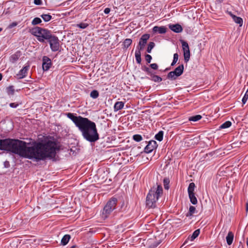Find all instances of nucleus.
I'll list each match as a JSON object with an SVG mask.
<instances>
[{"mask_svg": "<svg viewBox=\"0 0 248 248\" xmlns=\"http://www.w3.org/2000/svg\"><path fill=\"white\" fill-rule=\"evenodd\" d=\"M27 144L29 143L19 140H0V150L11 152L23 157L37 160L54 158L56 151L59 150L57 143L54 140H49L45 143L34 142L31 147H28Z\"/></svg>", "mask_w": 248, "mask_h": 248, "instance_id": "1", "label": "nucleus"}, {"mask_svg": "<svg viewBox=\"0 0 248 248\" xmlns=\"http://www.w3.org/2000/svg\"><path fill=\"white\" fill-rule=\"evenodd\" d=\"M66 116L69 118L81 132L84 139L90 142H94L99 139L96 124L87 118L80 116H77L76 114L72 113H66Z\"/></svg>", "mask_w": 248, "mask_h": 248, "instance_id": "2", "label": "nucleus"}, {"mask_svg": "<svg viewBox=\"0 0 248 248\" xmlns=\"http://www.w3.org/2000/svg\"><path fill=\"white\" fill-rule=\"evenodd\" d=\"M162 192L163 189L161 186L152 188L146 197V206L149 208H155L156 206V202Z\"/></svg>", "mask_w": 248, "mask_h": 248, "instance_id": "3", "label": "nucleus"}, {"mask_svg": "<svg viewBox=\"0 0 248 248\" xmlns=\"http://www.w3.org/2000/svg\"><path fill=\"white\" fill-rule=\"evenodd\" d=\"M31 33L37 37L39 42L42 43L44 42L45 40H47L52 35L50 31L39 27L32 29Z\"/></svg>", "mask_w": 248, "mask_h": 248, "instance_id": "4", "label": "nucleus"}, {"mask_svg": "<svg viewBox=\"0 0 248 248\" xmlns=\"http://www.w3.org/2000/svg\"><path fill=\"white\" fill-rule=\"evenodd\" d=\"M118 202L117 199L112 197L110 199L104 207L103 211V216L105 217H107L115 209Z\"/></svg>", "mask_w": 248, "mask_h": 248, "instance_id": "5", "label": "nucleus"}, {"mask_svg": "<svg viewBox=\"0 0 248 248\" xmlns=\"http://www.w3.org/2000/svg\"><path fill=\"white\" fill-rule=\"evenodd\" d=\"M47 41L49 43L50 48L52 51L55 52L59 50L60 43L58 38L57 36L52 34Z\"/></svg>", "mask_w": 248, "mask_h": 248, "instance_id": "6", "label": "nucleus"}, {"mask_svg": "<svg viewBox=\"0 0 248 248\" xmlns=\"http://www.w3.org/2000/svg\"><path fill=\"white\" fill-rule=\"evenodd\" d=\"M181 42L184 52V60L186 62H187L189 60L190 57L189 46L188 43L184 40H181Z\"/></svg>", "mask_w": 248, "mask_h": 248, "instance_id": "7", "label": "nucleus"}, {"mask_svg": "<svg viewBox=\"0 0 248 248\" xmlns=\"http://www.w3.org/2000/svg\"><path fill=\"white\" fill-rule=\"evenodd\" d=\"M150 35L148 34H144L140 39L139 44L137 46V50L141 51L143 50L147 44L148 40L149 39Z\"/></svg>", "mask_w": 248, "mask_h": 248, "instance_id": "8", "label": "nucleus"}, {"mask_svg": "<svg viewBox=\"0 0 248 248\" xmlns=\"http://www.w3.org/2000/svg\"><path fill=\"white\" fill-rule=\"evenodd\" d=\"M157 146V143L155 140L150 141L148 144L144 148V152L149 154L151 153L154 149H156Z\"/></svg>", "mask_w": 248, "mask_h": 248, "instance_id": "9", "label": "nucleus"}, {"mask_svg": "<svg viewBox=\"0 0 248 248\" xmlns=\"http://www.w3.org/2000/svg\"><path fill=\"white\" fill-rule=\"evenodd\" d=\"M42 67L44 71H47L52 65L51 61L47 56H44L43 57Z\"/></svg>", "mask_w": 248, "mask_h": 248, "instance_id": "10", "label": "nucleus"}, {"mask_svg": "<svg viewBox=\"0 0 248 248\" xmlns=\"http://www.w3.org/2000/svg\"><path fill=\"white\" fill-rule=\"evenodd\" d=\"M30 66L26 65L23 67V68L21 69L18 73L17 74V76L18 78L19 79L23 78L26 77L28 71L29 69Z\"/></svg>", "mask_w": 248, "mask_h": 248, "instance_id": "11", "label": "nucleus"}, {"mask_svg": "<svg viewBox=\"0 0 248 248\" xmlns=\"http://www.w3.org/2000/svg\"><path fill=\"white\" fill-rule=\"evenodd\" d=\"M169 27L171 31L176 33H180L183 31L182 26L179 24H170Z\"/></svg>", "mask_w": 248, "mask_h": 248, "instance_id": "12", "label": "nucleus"}, {"mask_svg": "<svg viewBox=\"0 0 248 248\" xmlns=\"http://www.w3.org/2000/svg\"><path fill=\"white\" fill-rule=\"evenodd\" d=\"M166 28L164 26H155L153 29L154 32L164 34L166 32Z\"/></svg>", "mask_w": 248, "mask_h": 248, "instance_id": "13", "label": "nucleus"}, {"mask_svg": "<svg viewBox=\"0 0 248 248\" xmlns=\"http://www.w3.org/2000/svg\"><path fill=\"white\" fill-rule=\"evenodd\" d=\"M184 69V65L181 64L176 67L173 72L174 73L175 75H176V77H178L180 76L183 74Z\"/></svg>", "mask_w": 248, "mask_h": 248, "instance_id": "14", "label": "nucleus"}, {"mask_svg": "<svg viewBox=\"0 0 248 248\" xmlns=\"http://www.w3.org/2000/svg\"><path fill=\"white\" fill-rule=\"evenodd\" d=\"M124 103L122 101L116 102L114 106V111L115 112L122 109L124 107Z\"/></svg>", "mask_w": 248, "mask_h": 248, "instance_id": "15", "label": "nucleus"}, {"mask_svg": "<svg viewBox=\"0 0 248 248\" xmlns=\"http://www.w3.org/2000/svg\"><path fill=\"white\" fill-rule=\"evenodd\" d=\"M233 233L232 232H229L226 236V241L229 245H231L233 240Z\"/></svg>", "mask_w": 248, "mask_h": 248, "instance_id": "16", "label": "nucleus"}, {"mask_svg": "<svg viewBox=\"0 0 248 248\" xmlns=\"http://www.w3.org/2000/svg\"><path fill=\"white\" fill-rule=\"evenodd\" d=\"M71 236L69 234L64 235L61 240V244L63 246L66 245L69 241Z\"/></svg>", "mask_w": 248, "mask_h": 248, "instance_id": "17", "label": "nucleus"}, {"mask_svg": "<svg viewBox=\"0 0 248 248\" xmlns=\"http://www.w3.org/2000/svg\"><path fill=\"white\" fill-rule=\"evenodd\" d=\"M231 17L232 18L233 21L239 24L240 26H242L243 24V19L240 17H238L234 15H231Z\"/></svg>", "mask_w": 248, "mask_h": 248, "instance_id": "18", "label": "nucleus"}, {"mask_svg": "<svg viewBox=\"0 0 248 248\" xmlns=\"http://www.w3.org/2000/svg\"><path fill=\"white\" fill-rule=\"evenodd\" d=\"M135 58L136 62L140 64L141 62V51L136 50L135 51Z\"/></svg>", "mask_w": 248, "mask_h": 248, "instance_id": "19", "label": "nucleus"}, {"mask_svg": "<svg viewBox=\"0 0 248 248\" xmlns=\"http://www.w3.org/2000/svg\"><path fill=\"white\" fill-rule=\"evenodd\" d=\"M132 40L131 39L127 38L124 40L123 43L124 48H127L132 44Z\"/></svg>", "mask_w": 248, "mask_h": 248, "instance_id": "20", "label": "nucleus"}, {"mask_svg": "<svg viewBox=\"0 0 248 248\" xmlns=\"http://www.w3.org/2000/svg\"><path fill=\"white\" fill-rule=\"evenodd\" d=\"M20 55L18 53L12 55L10 58V61L12 63L16 62L19 59Z\"/></svg>", "mask_w": 248, "mask_h": 248, "instance_id": "21", "label": "nucleus"}, {"mask_svg": "<svg viewBox=\"0 0 248 248\" xmlns=\"http://www.w3.org/2000/svg\"><path fill=\"white\" fill-rule=\"evenodd\" d=\"M195 185L194 183H190L188 186L187 191L188 194H194Z\"/></svg>", "mask_w": 248, "mask_h": 248, "instance_id": "22", "label": "nucleus"}, {"mask_svg": "<svg viewBox=\"0 0 248 248\" xmlns=\"http://www.w3.org/2000/svg\"><path fill=\"white\" fill-rule=\"evenodd\" d=\"M189 198L190 199V202L193 204H196L197 203V200L196 197H195V193L188 194Z\"/></svg>", "mask_w": 248, "mask_h": 248, "instance_id": "23", "label": "nucleus"}, {"mask_svg": "<svg viewBox=\"0 0 248 248\" xmlns=\"http://www.w3.org/2000/svg\"><path fill=\"white\" fill-rule=\"evenodd\" d=\"M150 75L152 78V80L154 82H160L162 80V78L158 76L153 74H151Z\"/></svg>", "mask_w": 248, "mask_h": 248, "instance_id": "24", "label": "nucleus"}, {"mask_svg": "<svg viewBox=\"0 0 248 248\" xmlns=\"http://www.w3.org/2000/svg\"><path fill=\"white\" fill-rule=\"evenodd\" d=\"M164 132L163 131H160L157 134L155 135V139L161 141L163 140Z\"/></svg>", "mask_w": 248, "mask_h": 248, "instance_id": "25", "label": "nucleus"}, {"mask_svg": "<svg viewBox=\"0 0 248 248\" xmlns=\"http://www.w3.org/2000/svg\"><path fill=\"white\" fill-rule=\"evenodd\" d=\"M41 17L45 22H48L52 19L51 16L49 14H43L41 15Z\"/></svg>", "mask_w": 248, "mask_h": 248, "instance_id": "26", "label": "nucleus"}, {"mask_svg": "<svg viewBox=\"0 0 248 248\" xmlns=\"http://www.w3.org/2000/svg\"><path fill=\"white\" fill-rule=\"evenodd\" d=\"M231 125H232V123L230 121H228L225 122L223 124H222L219 126V128L224 129V128H229V127H230L231 126Z\"/></svg>", "mask_w": 248, "mask_h": 248, "instance_id": "27", "label": "nucleus"}, {"mask_svg": "<svg viewBox=\"0 0 248 248\" xmlns=\"http://www.w3.org/2000/svg\"><path fill=\"white\" fill-rule=\"evenodd\" d=\"M202 117L200 115H197L195 116H193L191 117H190L189 118V120L190 121H193V122H196L202 119Z\"/></svg>", "mask_w": 248, "mask_h": 248, "instance_id": "28", "label": "nucleus"}, {"mask_svg": "<svg viewBox=\"0 0 248 248\" xmlns=\"http://www.w3.org/2000/svg\"><path fill=\"white\" fill-rule=\"evenodd\" d=\"M195 211H196L195 207L194 206H190L189 207V212L187 214L186 216L188 217V216H192L193 214H194L195 213Z\"/></svg>", "mask_w": 248, "mask_h": 248, "instance_id": "29", "label": "nucleus"}, {"mask_svg": "<svg viewBox=\"0 0 248 248\" xmlns=\"http://www.w3.org/2000/svg\"><path fill=\"white\" fill-rule=\"evenodd\" d=\"M99 96V93L97 90H93L90 93V96L93 98L96 99Z\"/></svg>", "mask_w": 248, "mask_h": 248, "instance_id": "30", "label": "nucleus"}, {"mask_svg": "<svg viewBox=\"0 0 248 248\" xmlns=\"http://www.w3.org/2000/svg\"><path fill=\"white\" fill-rule=\"evenodd\" d=\"M177 78V77H176V75H175V74L173 71L169 72L167 75V78L171 80H174L176 79Z\"/></svg>", "mask_w": 248, "mask_h": 248, "instance_id": "31", "label": "nucleus"}, {"mask_svg": "<svg viewBox=\"0 0 248 248\" xmlns=\"http://www.w3.org/2000/svg\"><path fill=\"white\" fill-rule=\"evenodd\" d=\"M6 91L8 94H14L15 90L13 86H10L6 88Z\"/></svg>", "mask_w": 248, "mask_h": 248, "instance_id": "32", "label": "nucleus"}, {"mask_svg": "<svg viewBox=\"0 0 248 248\" xmlns=\"http://www.w3.org/2000/svg\"><path fill=\"white\" fill-rule=\"evenodd\" d=\"M133 139L137 142H139L142 140V137L140 135L136 134L133 135Z\"/></svg>", "mask_w": 248, "mask_h": 248, "instance_id": "33", "label": "nucleus"}, {"mask_svg": "<svg viewBox=\"0 0 248 248\" xmlns=\"http://www.w3.org/2000/svg\"><path fill=\"white\" fill-rule=\"evenodd\" d=\"M199 234H200V230L198 229V230H195L193 232L192 235L191 236V240L192 241L194 239H195L198 236Z\"/></svg>", "mask_w": 248, "mask_h": 248, "instance_id": "34", "label": "nucleus"}, {"mask_svg": "<svg viewBox=\"0 0 248 248\" xmlns=\"http://www.w3.org/2000/svg\"><path fill=\"white\" fill-rule=\"evenodd\" d=\"M41 22H42V20L40 18L35 17L32 20V21L31 22V24L33 25H35L39 24L41 23Z\"/></svg>", "mask_w": 248, "mask_h": 248, "instance_id": "35", "label": "nucleus"}, {"mask_svg": "<svg viewBox=\"0 0 248 248\" xmlns=\"http://www.w3.org/2000/svg\"><path fill=\"white\" fill-rule=\"evenodd\" d=\"M155 43L154 42H150L148 45L147 51L148 53H151L152 49L155 46Z\"/></svg>", "mask_w": 248, "mask_h": 248, "instance_id": "36", "label": "nucleus"}, {"mask_svg": "<svg viewBox=\"0 0 248 248\" xmlns=\"http://www.w3.org/2000/svg\"><path fill=\"white\" fill-rule=\"evenodd\" d=\"M178 54L177 53H175L173 55V59L172 62L171 63V66H174L176 63L177 62L178 60Z\"/></svg>", "mask_w": 248, "mask_h": 248, "instance_id": "37", "label": "nucleus"}, {"mask_svg": "<svg viewBox=\"0 0 248 248\" xmlns=\"http://www.w3.org/2000/svg\"><path fill=\"white\" fill-rule=\"evenodd\" d=\"M76 26L77 27L84 29L86 28L89 26V24L86 23H80L79 24H78Z\"/></svg>", "mask_w": 248, "mask_h": 248, "instance_id": "38", "label": "nucleus"}, {"mask_svg": "<svg viewBox=\"0 0 248 248\" xmlns=\"http://www.w3.org/2000/svg\"><path fill=\"white\" fill-rule=\"evenodd\" d=\"M248 99V90L246 91L243 98H242V101L244 104H245L247 102Z\"/></svg>", "mask_w": 248, "mask_h": 248, "instance_id": "39", "label": "nucleus"}, {"mask_svg": "<svg viewBox=\"0 0 248 248\" xmlns=\"http://www.w3.org/2000/svg\"><path fill=\"white\" fill-rule=\"evenodd\" d=\"M145 60L148 63H150L151 61V60L152 59V56L149 54H146L145 56Z\"/></svg>", "mask_w": 248, "mask_h": 248, "instance_id": "40", "label": "nucleus"}, {"mask_svg": "<svg viewBox=\"0 0 248 248\" xmlns=\"http://www.w3.org/2000/svg\"><path fill=\"white\" fill-rule=\"evenodd\" d=\"M143 70H144L145 72H146L149 75H151V71L150 70V69L147 67H146V66H144L143 68H142Z\"/></svg>", "mask_w": 248, "mask_h": 248, "instance_id": "41", "label": "nucleus"}, {"mask_svg": "<svg viewBox=\"0 0 248 248\" xmlns=\"http://www.w3.org/2000/svg\"><path fill=\"white\" fill-rule=\"evenodd\" d=\"M17 22H13V23H11V24L9 25L8 28H9V29H12V28H14V27H16V26H17Z\"/></svg>", "mask_w": 248, "mask_h": 248, "instance_id": "42", "label": "nucleus"}, {"mask_svg": "<svg viewBox=\"0 0 248 248\" xmlns=\"http://www.w3.org/2000/svg\"><path fill=\"white\" fill-rule=\"evenodd\" d=\"M150 67L151 68L156 70L158 68V65L156 63H152L150 64Z\"/></svg>", "mask_w": 248, "mask_h": 248, "instance_id": "43", "label": "nucleus"}, {"mask_svg": "<svg viewBox=\"0 0 248 248\" xmlns=\"http://www.w3.org/2000/svg\"><path fill=\"white\" fill-rule=\"evenodd\" d=\"M9 106L12 108H16L18 106V104L16 103H11Z\"/></svg>", "mask_w": 248, "mask_h": 248, "instance_id": "44", "label": "nucleus"}, {"mask_svg": "<svg viewBox=\"0 0 248 248\" xmlns=\"http://www.w3.org/2000/svg\"><path fill=\"white\" fill-rule=\"evenodd\" d=\"M169 181L168 179H165L164 180V187L165 189H168L169 186H167V184L169 183Z\"/></svg>", "mask_w": 248, "mask_h": 248, "instance_id": "45", "label": "nucleus"}, {"mask_svg": "<svg viewBox=\"0 0 248 248\" xmlns=\"http://www.w3.org/2000/svg\"><path fill=\"white\" fill-rule=\"evenodd\" d=\"M34 3L37 5H40L42 3V0H34Z\"/></svg>", "mask_w": 248, "mask_h": 248, "instance_id": "46", "label": "nucleus"}, {"mask_svg": "<svg viewBox=\"0 0 248 248\" xmlns=\"http://www.w3.org/2000/svg\"><path fill=\"white\" fill-rule=\"evenodd\" d=\"M110 11V8H106L105 9L104 12L106 14H108L109 13Z\"/></svg>", "mask_w": 248, "mask_h": 248, "instance_id": "47", "label": "nucleus"}, {"mask_svg": "<svg viewBox=\"0 0 248 248\" xmlns=\"http://www.w3.org/2000/svg\"><path fill=\"white\" fill-rule=\"evenodd\" d=\"M4 167L5 168H9V166H10V164H9V162L8 161H5L4 162Z\"/></svg>", "mask_w": 248, "mask_h": 248, "instance_id": "48", "label": "nucleus"}, {"mask_svg": "<svg viewBox=\"0 0 248 248\" xmlns=\"http://www.w3.org/2000/svg\"><path fill=\"white\" fill-rule=\"evenodd\" d=\"M224 0H217V1L218 2V3H221L222 2H223Z\"/></svg>", "mask_w": 248, "mask_h": 248, "instance_id": "49", "label": "nucleus"}, {"mask_svg": "<svg viewBox=\"0 0 248 248\" xmlns=\"http://www.w3.org/2000/svg\"><path fill=\"white\" fill-rule=\"evenodd\" d=\"M246 211L247 212L248 211V203H247V205H246Z\"/></svg>", "mask_w": 248, "mask_h": 248, "instance_id": "50", "label": "nucleus"}, {"mask_svg": "<svg viewBox=\"0 0 248 248\" xmlns=\"http://www.w3.org/2000/svg\"><path fill=\"white\" fill-rule=\"evenodd\" d=\"M2 78V75H1V74L0 73V81L1 80Z\"/></svg>", "mask_w": 248, "mask_h": 248, "instance_id": "51", "label": "nucleus"}, {"mask_svg": "<svg viewBox=\"0 0 248 248\" xmlns=\"http://www.w3.org/2000/svg\"><path fill=\"white\" fill-rule=\"evenodd\" d=\"M246 243H247V245L248 246V238L247 239Z\"/></svg>", "mask_w": 248, "mask_h": 248, "instance_id": "52", "label": "nucleus"}, {"mask_svg": "<svg viewBox=\"0 0 248 248\" xmlns=\"http://www.w3.org/2000/svg\"><path fill=\"white\" fill-rule=\"evenodd\" d=\"M187 243V240H186L184 243L183 244V245H185Z\"/></svg>", "mask_w": 248, "mask_h": 248, "instance_id": "53", "label": "nucleus"}, {"mask_svg": "<svg viewBox=\"0 0 248 248\" xmlns=\"http://www.w3.org/2000/svg\"><path fill=\"white\" fill-rule=\"evenodd\" d=\"M229 15L231 16V15H233L231 12H229Z\"/></svg>", "mask_w": 248, "mask_h": 248, "instance_id": "54", "label": "nucleus"}, {"mask_svg": "<svg viewBox=\"0 0 248 248\" xmlns=\"http://www.w3.org/2000/svg\"><path fill=\"white\" fill-rule=\"evenodd\" d=\"M2 30V29L1 28H0V32Z\"/></svg>", "mask_w": 248, "mask_h": 248, "instance_id": "55", "label": "nucleus"}, {"mask_svg": "<svg viewBox=\"0 0 248 248\" xmlns=\"http://www.w3.org/2000/svg\"><path fill=\"white\" fill-rule=\"evenodd\" d=\"M72 248H74V246H73V247H72Z\"/></svg>", "mask_w": 248, "mask_h": 248, "instance_id": "56", "label": "nucleus"}]
</instances>
